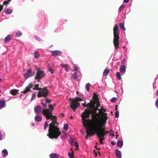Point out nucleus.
<instances>
[{"mask_svg": "<svg viewBox=\"0 0 158 158\" xmlns=\"http://www.w3.org/2000/svg\"><path fill=\"white\" fill-rule=\"evenodd\" d=\"M49 109H44L42 111L44 115L47 119H51L52 121L49 125L48 134V135L49 138L57 139L61 135V132L57 126L56 117L52 115V111L53 108L52 105H48Z\"/></svg>", "mask_w": 158, "mask_h": 158, "instance_id": "1", "label": "nucleus"}, {"mask_svg": "<svg viewBox=\"0 0 158 158\" xmlns=\"http://www.w3.org/2000/svg\"><path fill=\"white\" fill-rule=\"evenodd\" d=\"M105 116H104L103 119H100V122L99 123L96 122V121L94 122V124L92 126L96 135H100L101 134H104V132L105 131L106 128L105 127H103V126L105 125L106 123L107 118L106 116V114Z\"/></svg>", "mask_w": 158, "mask_h": 158, "instance_id": "2", "label": "nucleus"}, {"mask_svg": "<svg viewBox=\"0 0 158 158\" xmlns=\"http://www.w3.org/2000/svg\"><path fill=\"white\" fill-rule=\"evenodd\" d=\"M90 110H85L82 113L81 117L83 125L85 127H90L91 124V127L94 124L93 121V118L92 117V119H86V118H88L89 115L91 113Z\"/></svg>", "mask_w": 158, "mask_h": 158, "instance_id": "3", "label": "nucleus"}, {"mask_svg": "<svg viewBox=\"0 0 158 158\" xmlns=\"http://www.w3.org/2000/svg\"><path fill=\"white\" fill-rule=\"evenodd\" d=\"M95 102L94 104H92L91 103H89L87 105V108L90 109L91 113L92 114L91 116L93 118V121H96L97 122L99 123L100 122V119L101 117L100 114H98L96 113L97 110H98V108L95 107Z\"/></svg>", "mask_w": 158, "mask_h": 158, "instance_id": "4", "label": "nucleus"}, {"mask_svg": "<svg viewBox=\"0 0 158 158\" xmlns=\"http://www.w3.org/2000/svg\"><path fill=\"white\" fill-rule=\"evenodd\" d=\"M69 100L70 102V107L75 112V109L77 108L80 106V104L78 102L82 101L83 100L81 98L76 97L74 99L69 98Z\"/></svg>", "mask_w": 158, "mask_h": 158, "instance_id": "5", "label": "nucleus"}, {"mask_svg": "<svg viewBox=\"0 0 158 158\" xmlns=\"http://www.w3.org/2000/svg\"><path fill=\"white\" fill-rule=\"evenodd\" d=\"M114 38L113 40V43L116 49L117 50L119 48L118 40L119 39V30H114Z\"/></svg>", "mask_w": 158, "mask_h": 158, "instance_id": "6", "label": "nucleus"}, {"mask_svg": "<svg viewBox=\"0 0 158 158\" xmlns=\"http://www.w3.org/2000/svg\"><path fill=\"white\" fill-rule=\"evenodd\" d=\"M48 92L46 88H40L38 92L37 96L38 98L43 97L46 98L48 95Z\"/></svg>", "mask_w": 158, "mask_h": 158, "instance_id": "7", "label": "nucleus"}, {"mask_svg": "<svg viewBox=\"0 0 158 158\" xmlns=\"http://www.w3.org/2000/svg\"><path fill=\"white\" fill-rule=\"evenodd\" d=\"M45 76L44 72L43 70H40L39 69H37L36 71V74L35 77V80H38L39 82L40 80Z\"/></svg>", "mask_w": 158, "mask_h": 158, "instance_id": "8", "label": "nucleus"}, {"mask_svg": "<svg viewBox=\"0 0 158 158\" xmlns=\"http://www.w3.org/2000/svg\"><path fill=\"white\" fill-rule=\"evenodd\" d=\"M86 128L87 129L86 130L87 135L85 137V138L87 139H88L89 136H91L92 135H94L95 133L92 126Z\"/></svg>", "mask_w": 158, "mask_h": 158, "instance_id": "9", "label": "nucleus"}, {"mask_svg": "<svg viewBox=\"0 0 158 158\" xmlns=\"http://www.w3.org/2000/svg\"><path fill=\"white\" fill-rule=\"evenodd\" d=\"M35 73L32 72L30 69H28L27 70V72L24 74V76L25 79H27L29 77L34 75Z\"/></svg>", "mask_w": 158, "mask_h": 158, "instance_id": "10", "label": "nucleus"}, {"mask_svg": "<svg viewBox=\"0 0 158 158\" xmlns=\"http://www.w3.org/2000/svg\"><path fill=\"white\" fill-rule=\"evenodd\" d=\"M33 86V85L31 83H30L28 86L26 87L25 89L24 90L23 92H21V93H23L24 94H26L29 91H30V89L32 88Z\"/></svg>", "mask_w": 158, "mask_h": 158, "instance_id": "11", "label": "nucleus"}, {"mask_svg": "<svg viewBox=\"0 0 158 158\" xmlns=\"http://www.w3.org/2000/svg\"><path fill=\"white\" fill-rule=\"evenodd\" d=\"M99 112L100 113V115H101L102 117L101 118V119H103L104 116H105L106 114V117L107 118V119L108 118V117L107 116V114L106 113H104L103 112H106V110L105 109H100L99 110Z\"/></svg>", "mask_w": 158, "mask_h": 158, "instance_id": "12", "label": "nucleus"}, {"mask_svg": "<svg viewBox=\"0 0 158 158\" xmlns=\"http://www.w3.org/2000/svg\"><path fill=\"white\" fill-rule=\"evenodd\" d=\"M61 54V52L60 51L55 50L52 52V56H56L60 55Z\"/></svg>", "mask_w": 158, "mask_h": 158, "instance_id": "13", "label": "nucleus"}, {"mask_svg": "<svg viewBox=\"0 0 158 158\" xmlns=\"http://www.w3.org/2000/svg\"><path fill=\"white\" fill-rule=\"evenodd\" d=\"M116 156L118 158H122L121 152L118 149H116L115 151Z\"/></svg>", "mask_w": 158, "mask_h": 158, "instance_id": "14", "label": "nucleus"}, {"mask_svg": "<svg viewBox=\"0 0 158 158\" xmlns=\"http://www.w3.org/2000/svg\"><path fill=\"white\" fill-rule=\"evenodd\" d=\"M97 135L99 139V141H100V143L101 144H103V142L102 141L105 140V137L99 135Z\"/></svg>", "mask_w": 158, "mask_h": 158, "instance_id": "15", "label": "nucleus"}, {"mask_svg": "<svg viewBox=\"0 0 158 158\" xmlns=\"http://www.w3.org/2000/svg\"><path fill=\"white\" fill-rule=\"evenodd\" d=\"M12 35H9L6 37L4 39V42L7 43L9 42L12 38Z\"/></svg>", "mask_w": 158, "mask_h": 158, "instance_id": "16", "label": "nucleus"}, {"mask_svg": "<svg viewBox=\"0 0 158 158\" xmlns=\"http://www.w3.org/2000/svg\"><path fill=\"white\" fill-rule=\"evenodd\" d=\"M41 110L42 108L41 106H38L36 107L35 110L36 113L37 114H39L41 111Z\"/></svg>", "mask_w": 158, "mask_h": 158, "instance_id": "17", "label": "nucleus"}, {"mask_svg": "<svg viewBox=\"0 0 158 158\" xmlns=\"http://www.w3.org/2000/svg\"><path fill=\"white\" fill-rule=\"evenodd\" d=\"M13 10L12 9L9 8H6L5 10V12L6 14L9 15L11 14L13 12Z\"/></svg>", "mask_w": 158, "mask_h": 158, "instance_id": "18", "label": "nucleus"}, {"mask_svg": "<svg viewBox=\"0 0 158 158\" xmlns=\"http://www.w3.org/2000/svg\"><path fill=\"white\" fill-rule=\"evenodd\" d=\"M60 66L61 67L65 69V70L66 71L68 72L69 71V69H68V64H60Z\"/></svg>", "mask_w": 158, "mask_h": 158, "instance_id": "19", "label": "nucleus"}, {"mask_svg": "<svg viewBox=\"0 0 158 158\" xmlns=\"http://www.w3.org/2000/svg\"><path fill=\"white\" fill-rule=\"evenodd\" d=\"M125 71V67L124 65H122L120 68V72L121 73H123Z\"/></svg>", "mask_w": 158, "mask_h": 158, "instance_id": "20", "label": "nucleus"}, {"mask_svg": "<svg viewBox=\"0 0 158 158\" xmlns=\"http://www.w3.org/2000/svg\"><path fill=\"white\" fill-rule=\"evenodd\" d=\"M110 72V69L108 68H106L104 70L103 75L104 76H107Z\"/></svg>", "mask_w": 158, "mask_h": 158, "instance_id": "21", "label": "nucleus"}, {"mask_svg": "<svg viewBox=\"0 0 158 158\" xmlns=\"http://www.w3.org/2000/svg\"><path fill=\"white\" fill-rule=\"evenodd\" d=\"M50 157L51 158H58V155L56 153H51L50 155Z\"/></svg>", "mask_w": 158, "mask_h": 158, "instance_id": "22", "label": "nucleus"}, {"mask_svg": "<svg viewBox=\"0 0 158 158\" xmlns=\"http://www.w3.org/2000/svg\"><path fill=\"white\" fill-rule=\"evenodd\" d=\"M18 91L19 90H18L13 89L10 90V94H11L15 95L17 93Z\"/></svg>", "mask_w": 158, "mask_h": 158, "instance_id": "23", "label": "nucleus"}, {"mask_svg": "<svg viewBox=\"0 0 158 158\" xmlns=\"http://www.w3.org/2000/svg\"><path fill=\"white\" fill-rule=\"evenodd\" d=\"M123 141L121 140L118 141L117 142V145L119 147H121L123 146Z\"/></svg>", "mask_w": 158, "mask_h": 158, "instance_id": "24", "label": "nucleus"}, {"mask_svg": "<svg viewBox=\"0 0 158 158\" xmlns=\"http://www.w3.org/2000/svg\"><path fill=\"white\" fill-rule=\"evenodd\" d=\"M2 152L4 154V155H3V157H4L6 156L8 154V152L7 150L6 149H4L3 150H2Z\"/></svg>", "mask_w": 158, "mask_h": 158, "instance_id": "25", "label": "nucleus"}, {"mask_svg": "<svg viewBox=\"0 0 158 158\" xmlns=\"http://www.w3.org/2000/svg\"><path fill=\"white\" fill-rule=\"evenodd\" d=\"M35 120L38 122H39L42 120L41 117L39 116H37L35 117Z\"/></svg>", "mask_w": 158, "mask_h": 158, "instance_id": "26", "label": "nucleus"}, {"mask_svg": "<svg viewBox=\"0 0 158 158\" xmlns=\"http://www.w3.org/2000/svg\"><path fill=\"white\" fill-rule=\"evenodd\" d=\"M72 77L74 79H76L78 77V76L77 74V72H75L73 74H72Z\"/></svg>", "mask_w": 158, "mask_h": 158, "instance_id": "27", "label": "nucleus"}, {"mask_svg": "<svg viewBox=\"0 0 158 158\" xmlns=\"http://www.w3.org/2000/svg\"><path fill=\"white\" fill-rule=\"evenodd\" d=\"M22 33L19 31H17V32L15 33V37H19L22 35Z\"/></svg>", "mask_w": 158, "mask_h": 158, "instance_id": "28", "label": "nucleus"}, {"mask_svg": "<svg viewBox=\"0 0 158 158\" xmlns=\"http://www.w3.org/2000/svg\"><path fill=\"white\" fill-rule=\"evenodd\" d=\"M35 87L33 88V89L34 90H39V91L40 90V89L41 88H39V84H35Z\"/></svg>", "mask_w": 158, "mask_h": 158, "instance_id": "29", "label": "nucleus"}, {"mask_svg": "<svg viewBox=\"0 0 158 158\" xmlns=\"http://www.w3.org/2000/svg\"><path fill=\"white\" fill-rule=\"evenodd\" d=\"M5 102L3 101H0V108L3 107L5 105Z\"/></svg>", "mask_w": 158, "mask_h": 158, "instance_id": "30", "label": "nucleus"}, {"mask_svg": "<svg viewBox=\"0 0 158 158\" xmlns=\"http://www.w3.org/2000/svg\"><path fill=\"white\" fill-rule=\"evenodd\" d=\"M125 7V5H124L123 4L121 5L119 7L118 10L119 11H121Z\"/></svg>", "mask_w": 158, "mask_h": 158, "instance_id": "31", "label": "nucleus"}, {"mask_svg": "<svg viewBox=\"0 0 158 158\" xmlns=\"http://www.w3.org/2000/svg\"><path fill=\"white\" fill-rule=\"evenodd\" d=\"M116 76L117 78L119 80H120L121 79V75L119 72H117L116 74Z\"/></svg>", "mask_w": 158, "mask_h": 158, "instance_id": "32", "label": "nucleus"}, {"mask_svg": "<svg viewBox=\"0 0 158 158\" xmlns=\"http://www.w3.org/2000/svg\"><path fill=\"white\" fill-rule=\"evenodd\" d=\"M90 85V84L88 83H86V84L85 85V89L87 91H89V87Z\"/></svg>", "mask_w": 158, "mask_h": 158, "instance_id": "33", "label": "nucleus"}, {"mask_svg": "<svg viewBox=\"0 0 158 158\" xmlns=\"http://www.w3.org/2000/svg\"><path fill=\"white\" fill-rule=\"evenodd\" d=\"M40 56V54H39L37 52H35L34 54V57L36 59L38 58L39 56Z\"/></svg>", "mask_w": 158, "mask_h": 158, "instance_id": "34", "label": "nucleus"}, {"mask_svg": "<svg viewBox=\"0 0 158 158\" xmlns=\"http://www.w3.org/2000/svg\"><path fill=\"white\" fill-rule=\"evenodd\" d=\"M119 26L122 30H125V28L124 27V24L123 23H121L119 24Z\"/></svg>", "mask_w": 158, "mask_h": 158, "instance_id": "35", "label": "nucleus"}, {"mask_svg": "<svg viewBox=\"0 0 158 158\" xmlns=\"http://www.w3.org/2000/svg\"><path fill=\"white\" fill-rule=\"evenodd\" d=\"M68 127L69 126L68 124H65L64 126L63 129L67 131L68 129Z\"/></svg>", "mask_w": 158, "mask_h": 158, "instance_id": "36", "label": "nucleus"}, {"mask_svg": "<svg viewBox=\"0 0 158 158\" xmlns=\"http://www.w3.org/2000/svg\"><path fill=\"white\" fill-rule=\"evenodd\" d=\"M110 131H105L104 132V134L103 135H102V134H101L100 135L102 136L103 137H104L108 133H110Z\"/></svg>", "mask_w": 158, "mask_h": 158, "instance_id": "37", "label": "nucleus"}, {"mask_svg": "<svg viewBox=\"0 0 158 158\" xmlns=\"http://www.w3.org/2000/svg\"><path fill=\"white\" fill-rule=\"evenodd\" d=\"M117 100V98L115 97L113 98L110 99V101L113 103L116 102Z\"/></svg>", "mask_w": 158, "mask_h": 158, "instance_id": "38", "label": "nucleus"}, {"mask_svg": "<svg viewBox=\"0 0 158 158\" xmlns=\"http://www.w3.org/2000/svg\"><path fill=\"white\" fill-rule=\"evenodd\" d=\"M48 70L51 73H53L54 72V70L52 69V68L50 67L49 66L48 67Z\"/></svg>", "mask_w": 158, "mask_h": 158, "instance_id": "39", "label": "nucleus"}, {"mask_svg": "<svg viewBox=\"0 0 158 158\" xmlns=\"http://www.w3.org/2000/svg\"><path fill=\"white\" fill-rule=\"evenodd\" d=\"M93 98L96 100L97 101L98 100V97L96 94H94Z\"/></svg>", "mask_w": 158, "mask_h": 158, "instance_id": "40", "label": "nucleus"}, {"mask_svg": "<svg viewBox=\"0 0 158 158\" xmlns=\"http://www.w3.org/2000/svg\"><path fill=\"white\" fill-rule=\"evenodd\" d=\"M68 155L69 156V158H74L73 153H72L71 154L69 152Z\"/></svg>", "mask_w": 158, "mask_h": 158, "instance_id": "41", "label": "nucleus"}, {"mask_svg": "<svg viewBox=\"0 0 158 158\" xmlns=\"http://www.w3.org/2000/svg\"><path fill=\"white\" fill-rule=\"evenodd\" d=\"M45 101H46V104H47V103H49L51 102V100L50 99H48L47 98H45Z\"/></svg>", "mask_w": 158, "mask_h": 158, "instance_id": "42", "label": "nucleus"}, {"mask_svg": "<svg viewBox=\"0 0 158 158\" xmlns=\"http://www.w3.org/2000/svg\"><path fill=\"white\" fill-rule=\"evenodd\" d=\"M119 114V112L118 111H116V112L115 113V117L116 118H118V117Z\"/></svg>", "mask_w": 158, "mask_h": 158, "instance_id": "43", "label": "nucleus"}, {"mask_svg": "<svg viewBox=\"0 0 158 158\" xmlns=\"http://www.w3.org/2000/svg\"><path fill=\"white\" fill-rule=\"evenodd\" d=\"M44 129L45 130L47 128V127L48 126V124L47 123V122L46 121L44 123Z\"/></svg>", "mask_w": 158, "mask_h": 158, "instance_id": "44", "label": "nucleus"}, {"mask_svg": "<svg viewBox=\"0 0 158 158\" xmlns=\"http://www.w3.org/2000/svg\"><path fill=\"white\" fill-rule=\"evenodd\" d=\"M74 145H75V147L77 148V149H78L79 145H78V143L75 142H74Z\"/></svg>", "mask_w": 158, "mask_h": 158, "instance_id": "45", "label": "nucleus"}, {"mask_svg": "<svg viewBox=\"0 0 158 158\" xmlns=\"http://www.w3.org/2000/svg\"><path fill=\"white\" fill-rule=\"evenodd\" d=\"M111 132H110V135L111 136H114V132L111 129Z\"/></svg>", "mask_w": 158, "mask_h": 158, "instance_id": "46", "label": "nucleus"}, {"mask_svg": "<svg viewBox=\"0 0 158 158\" xmlns=\"http://www.w3.org/2000/svg\"><path fill=\"white\" fill-rule=\"evenodd\" d=\"M35 97V93H33L31 98L32 99H34Z\"/></svg>", "mask_w": 158, "mask_h": 158, "instance_id": "47", "label": "nucleus"}, {"mask_svg": "<svg viewBox=\"0 0 158 158\" xmlns=\"http://www.w3.org/2000/svg\"><path fill=\"white\" fill-rule=\"evenodd\" d=\"M9 2L7 1H4L3 2V4L4 5L7 4Z\"/></svg>", "mask_w": 158, "mask_h": 158, "instance_id": "48", "label": "nucleus"}, {"mask_svg": "<svg viewBox=\"0 0 158 158\" xmlns=\"http://www.w3.org/2000/svg\"><path fill=\"white\" fill-rule=\"evenodd\" d=\"M118 27L117 25H115V27H114L113 30H118Z\"/></svg>", "mask_w": 158, "mask_h": 158, "instance_id": "49", "label": "nucleus"}, {"mask_svg": "<svg viewBox=\"0 0 158 158\" xmlns=\"http://www.w3.org/2000/svg\"><path fill=\"white\" fill-rule=\"evenodd\" d=\"M78 68L77 66H74V71H76L78 70Z\"/></svg>", "mask_w": 158, "mask_h": 158, "instance_id": "50", "label": "nucleus"}, {"mask_svg": "<svg viewBox=\"0 0 158 158\" xmlns=\"http://www.w3.org/2000/svg\"><path fill=\"white\" fill-rule=\"evenodd\" d=\"M100 106V104L99 103H96V106H95L96 107H98V108Z\"/></svg>", "mask_w": 158, "mask_h": 158, "instance_id": "51", "label": "nucleus"}, {"mask_svg": "<svg viewBox=\"0 0 158 158\" xmlns=\"http://www.w3.org/2000/svg\"><path fill=\"white\" fill-rule=\"evenodd\" d=\"M155 104L156 106L158 107V99H157L156 101Z\"/></svg>", "mask_w": 158, "mask_h": 158, "instance_id": "52", "label": "nucleus"}, {"mask_svg": "<svg viewBox=\"0 0 158 158\" xmlns=\"http://www.w3.org/2000/svg\"><path fill=\"white\" fill-rule=\"evenodd\" d=\"M64 116V114H60L59 115V117L60 118L63 117Z\"/></svg>", "mask_w": 158, "mask_h": 158, "instance_id": "53", "label": "nucleus"}, {"mask_svg": "<svg viewBox=\"0 0 158 158\" xmlns=\"http://www.w3.org/2000/svg\"><path fill=\"white\" fill-rule=\"evenodd\" d=\"M129 1V0H123L124 2L125 3H126L128 2Z\"/></svg>", "mask_w": 158, "mask_h": 158, "instance_id": "54", "label": "nucleus"}, {"mask_svg": "<svg viewBox=\"0 0 158 158\" xmlns=\"http://www.w3.org/2000/svg\"><path fill=\"white\" fill-rule=\"evenodd\" d=\"M93 153L95 155V157H96L97 155L96 152L95 151V150H94L93 151Z\"/></svg>", "mask_w": 158, "mask_h": 158, "instance_id": "55", "label": "nucleus"}, {"mask_svg": "<svg viewBox=\"0 0 158 158\" xmlns=\"http://www.w3.org/2000/svg\"><path fill=\"white\" fill-rule=\"evenodd\" d=\"M116 143L114 141H112L111 142V144L112 145H114Z\"/></svg>", "mask_w": 158, "mask_h": 158, "instance_id": "56", "label": "nucleus"}, {"mask_svg": "<svg viewBox=\"0 0 158 158\" xmlns=\"http://www.w3.org/2000/svg\"><path fill=\"white\" fill-rule=\"evenodd\" d=\"M125 59H123L121 62L122 64H123L125 62Z\"/></svg>", "mask_w": 158, "mask_h": 158, "instance_id": "57", "label": "nucleus"}, {"mask_svg": "<svg viewBox=\"0 0 158 158\" xmlns=\"http://www.w3.org/2000/svg\"><path fill=\"white\" fill-rule=\"evenodd\" d=\"M47 104L46 103H45L44 105V108H47Z\"/></svg>", "mask_w": 158, "mask_h": 158, "instance_id": "58", "label": "nucleus"}, {"mask_svg": "<svg viewBox=\"0 0 158 158\" xmlns=\"http://www.w3.org/2000/svg\"><path fill=\"white\" fill-rule=\"evenodd\" d=\"M88 104H89V103L87 105H86L85 104H83V103L82 104V106H83L85 107V106H87V105Z\"/></svg>", "mask_w": 158, "mask_h": 158, "instance_id": "59", "label": "nucleus"}, {"mask_svg": "<svg viewBox=\"0 0 158 158\" xmlns=\"http://www.w3.org/2000/svg\"><path fill=\"white\" fill-rule=\"evenodd\" d=\"M35 37L38 40H40V38H39L37 36H35Z\"/></svg>", "mask_w": 158, "mask_h": 158, "instance_id": "60", "label": "nucleus"}, {"mask_svg": "<svg viewBox=\"0 0 158 158\" xmlns=\"http://www.w3.org/2000/svg\"><path fill=\"white\" fill-rule=\"evenodd\" d=\"M2 135L1 133L0 132V140H2Z\"/></svg>", "mask_w": 158, "mask_h": 158, "instance_id": "61", "label": "nucleus"}, {"mask_svg": "<svg viewBox=\"0 0 158 158\" xmlns=\"http://www.w3.org/2000/svg\"><path fill=\"white\" fill-rule=\"evenodd\" d=\"M117 107H118V105H116L115 106V110L116 111H117Z\"/></svg>", "mask_w": 158, "mask_h": 158, "instance_id": "62", "label": "nucleus"}, {"mask_svg": "<svg viewBox=\"0 0 158 158\" xmlns=\"http://www.w3.org/2000/svg\"><path fill=\"white\" fill-rule=\"evenodd\" d=\"M98 153L99 154V156H101V153H100V152L99 151L98 152Z\"/></svg>", "mask_w": 158, "mask_h": 158, "instance_id": "63", "label": "nucleus"}, {"mask_svg": "<svg viewBox=\"0 0 158 158\" xmlns=\"http://www.w3.org/2000/svg\"><path fill=\"white\" fill-rule=\"evenodd\" d=\"M31 125L33 126H35V123H33L31 124Z\"/></svg>", "mask_w": 158, "mask_h": 158, "instance_id": "64", "label": "nucleus"}]
</instances>
